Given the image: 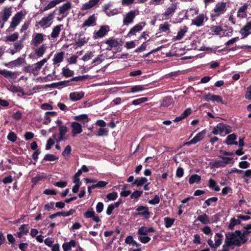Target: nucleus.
Here are the masks:
<instances>
[{"label":"nucleus","mask_w":251,"mask_h":251,"mask_svg":"<svg viewBox=\"0 0 251 251\" xmlns=\"http://www.w3.org/2000/svg\"><path fill=\"white\" fill-rule=\"evenodd\" d=\"M250 232L242 233L240 230L234 232H228L226 235L225 244L222 251H229V248H234V246H240L247 241L246 234Z\"/></svg>","instance_id":"nucleus-1"},{"label":"nucleus","mask_w":251,"mask_h":251,"mask_svg":"<svg viewBox=\"0 0 251 251\" xmlns=\"http://www.w3.org/2000/svg\"><path fill=\"white\" fill-rule=\"evenodd\" d=\"M226 3L225 2H218L211 11L210 16L212 21L215 20L216 17L225 13L226 10Z\"/></svg>","instance_id":"nucleus-2"},{"label":"nucleus","mask_w":251,"mask_h":251,"mask_svg":"<svg viewBox=\"0 0 251 251\" xmlns=\"http://www.w3.org/2000/svg\"><path fill=\"white\" fill-rule=\"evenodd\" d=\"M25 16L22 11L17 13L11 19L10 25L7 30L12 32L15 30L16 27L19 25L23 17Z\"/></svg>","instance_id":"nucleus-3"},{"label":"nucleus","mask_w":251,"mask_h":251,"mask_svg":"<svg viewBox=\"0 0 251 251\" xmlns=\"http://www.w3.org/2000/svg\"><path fill=\"white\" fill-rule=\"evenodd\" d=\"M231 131L230 127L220 123L216 126L214 127L212 130V133L215 135L219 134H228Z\"/></svg>","instance_id":"nucleus-4"},{"label":"nucleus","mask_w":251,"mask_h":251,"mask_svg":"<svg viewBox=\"0 0 251 251\" xmlns=\"http://www.w3.org/2000/svg\"><path fill=\"white\" fill-rule=\"evenodd\" d=\"M55 11L50 13L48 16L44 17L38 22V24L42 27H49L51 24V21L54 18Z\"/></svg>","instance_id":"nucleus-5"},{"label":"nucleus","mask_w":251,"mask_h":251,"mask_svg":"<svg viewBox=\"0 0 251 251\" xmlns=\"http://www.w3.org/2000/svg\"><path fill=\"white\" fill-rule=\"evenodd\" d=\"M138 14L139 12L137 10H131L128 12L124 16L123 25H128L129 24L132 23L136 15H138Z\"/></svg>","instance_id":"nucleus-6"},{"label":"nucleus","mask_w":251,"mask_h":251,"mask_svg":"<svg viewBox=\"0 0 251 251\" xmlns=\"http://www.w3.org/2000/svg\"><path fill=\"white\" fill-rule=\"evenodd\" d=\"M207 20L208 17L205 14H200L192 20V24L200 27L203 25Z\"/></svg>","instance_id":"nucleus-7"},{"label":"nucleus","mask_w":251,"mask_h":251,"mask_svg":"<svg viewBox=\"0 0 251 251\" xmlns=\"http://www.w3.org/2000/svg\"><path fill=\"white\" fill-rule=\"evenodd\" d=\"M45 35L41 33H36L32 36L31 44L34 47H37L44 41Z\"/></svg>","instance_id":"nucleus-8"},{"label":"nucleus","mask_w":251,"mask_h":251,"mask_svg":"<svg viewBox=\"0 0 251 251\" xmlns=\"http://www.w3.org/2000/svg\"><path fill=\"white\" fill-rule=\"evenodd\" d=\"M12 11L11 7H5L0 13V23L6 22L11 16Z\"/></svg>","instance_id":"nucleus-9"},{"label":"nucleus","mask_w":251,"mask_h":251,"mask_svg":"<svg viewBox=\"0 0 251 251\" xmlns=\"http://www.w3.org/2000/svg\"><path fill=\"white\" fill-rule=\"evenodd\" d=\"M100 0H89L88 2L83 4L80 8L81 10H89L98 5Z\"/></svg>","instance_id":"nucleus-10"},{"label":"nucleus","mask_w":251,"mask_h":251,"mask_svg":"<svg viewBox=\"0 0 251 251\" xmlns=\"http://www.w3.org/2000/svg\"><path fill=\"white\" fill-rule=\"evenodd\" d=\"M109 31V27L108 25L100 26V29L94 34L93 38L97 39L98 38L103 37Z\"/></svg>","instance_id":"nucleus-11"},{"label":"nucleus","mask_w":251,"mask_h":251,"mask_svg":"<svg viewBox=\"0 0 251 251\" xmlns=\"http://www.w3.org/2000/svg\"><path fill=\"white\" fill-rule=\"evenodd\" d=\"M71 127L72 128V133L73 137H75L77 134L81 133L82 131V126L81 124L77 122H72L71 124Z\"/></svg>","instance_id":"nucleus-12"},{"label":"nucleus","mask_w":251,"mask_h":251,"mask_svg":"<svg viewBox=\"0 0 251 251\" xmlns=\"http://www.w3.org/2000/svg\"><path fill=\"white\" fill-rule=\"evenodd\" d=\"M206 132L204 130L199 132L197 135L190 141L185 143L186 145H190L191 144H195L197 142L202 140L205 136Z\"/></svg>","instance_id":"nucleus-13"},{"label":"nucleus","mask_w":251,"mask_h":251,"mask_svg":"<svg viewBox=\"0 0 251 251\" xmlns=\"http://www.w3.org/2000/svg\"><path fill=\"white\" fill-rule=\"evenodd\" d=\"M71 3L70 2H67L59 7V14L62 15V18L67 16V11L71 9Z\"/></svg>","instance_id":"nucleus-14"},{"label":"nucleus","mask_w":251,"mask_h":251,"mask_svg":"<svg viewBox=\"0 0 251 251\" xmlns=\"http://www.w3.org/2000/svg\"><path fill=\"white\" fill-rule=\"evenodd\" d=\"M177 2H174L172 3L168 8H167L163 14V15L166 17L169 16H172L177 9Z\"/></svg>","instance_id":"nucleus-15"},{"label":"nucleus","mask_w":251,"mask_h":251,"mask_svg":"<svg viewBox=\"0 0 251 251\" xmlns=\"http://www.w3.org/2000/svg\"><path fill=\"white\" fill-rule=\"evenodd\" d=\"M97 18L95 14H93L86 19L82 25V27L93 26L96 25Z\"/></svg>","instance_id":"nucleus-16"},{"label":"nucleus","mask_w":251,"mask_h":251,"mask_svg":"<svg viewBox=\"0 0 251 251\" xmlns=\"http://www.w3.org/2000/svg\"><path fill=\"white\" fill-rule=\"evenodd\" d=\"M48 58H44L42 60L34 64L32 66L29 67L31 68V72L38 71L47 62Z\"/></svg>","instance_id":"nucleus-17"},{"label":"nucleus","mask_w":251,"mask_h":251,"mask_svg":"<svg viewBox=\"0 0 251 251\" xmlns=\"http://www.w3.org/2000/svg\"><path fill=\"white\" fill-rule=\"evenodd\" d=\"M204 99L207 101L210 100L223 103L222 97L218 95H214L209 93L204 96Z\"/></svg>","instance_id":"nucleus-18"},{"label":"nucleus","mask_w":251,"mask_h":251,"mask_svg":"<svg viewBox=\"0 0 251 251\" xmlns=\"http://www.w3.org/2000/svg\"><path fill=\"white\" fill-rule=\"evenodd\" d=\"M0 74L11 80H14L17 77V74L16 73L10 71L0 70Z\"/></svg>","instance_id":"nucleus-19"},{"label":"nucleus","mask_w":251,"mask_h":251,"mask_svg":"<svg viewBox=\"0 0 251 251\" xmlns=\"http://www.w3.org/2000/svg\"><path fill=\"white\" fill-rule=\"evenodd\" d=\"M146 25V23L144 22H141L139 24L136 25L131 28L128 32V35H134L137 32L142 30L143 27Z\"/></svg>","instance_id":"nucleus-20"},{"label":"nucleus","mask_w":251,"mask_h":251,"mask_svg":"<svg viewBox=\"0 0 251 251\" xmlns=\"http://www.w3.org/2000/svg\"><path fill=\"white\" fill-rule=\"evenodd\" d=\"M136 210L139 212L138 215H140L145 218H149L150 212L147 207L141 205L137 207Z\"/></svg>","instance_id":"nucleus-21"},{"label":"nucleus","mask_w":251,"mask_h":251,"mask_svg":"<svg viewBox=\"0 0 251 251\" xmlns=\"http://www.w3.org/2000/svg\"><path fill=\"white\" fill-rule=\"evenodd\" d=\"M47 49L46 45L43 44L39 47H37L35 50L34 52L35 54L38 57H42L45 53Z\"/></svg>","instance_id":"nucleus-22"},{"label":"nucleus","mask_w":251,"mask_h":251,"mask_svg":"<svg viewBox=\"0 0 251 251\" xmlns=\"http://www.w3.org/2000/svg\"><path fill=\"white\" fill-rule=\"evenodd\" d=\"M84 95V93L82 91L72 92L70 94V99L73 101H77L82 98Z\"/></svg>","instance_id":"nucleus-23"},{"label":"nucleus","mask_w":251,"mask_h":251,"mask_svg":"<svg viewBox=\"0 0 251 251\" xmlns=\"http://www.w3.org/2000/svg\"><path fill=\"white\" fill-rule=\"evenodd\" d=\"M247 3H244V5L240 7L237 12V16L240 18H244L246 17L247 13L246 11L248 7Z\"/></svg>","instance_id":"nucleus-24"},{"label":"nucleus","mask_w":251,"mask_h":251,"mask_svg":"<svg viewBox=\"0 0 251 251\" xmlns=\"http://www.w3.org/2000/svg\"><path fill=\"white\" fill-rule=\"evenodd\" d=\"M64 54L65 53L63 51H61L56 54L52 59L53 64L54 65H57L61 63L63 60Z\"/></svg>","instance_id":"nucleus-25"},{"label":"nucleus","mask_w":251,"mask_h":251,"mask_svg":"<svg viewBox=\"0 0 251 251\" xmlns=\"http://www.w3.org/2000/svg\"><path fill=\"white\" fill-rule=\"evenodd\" d=\"M240 33L246 37L251 33V23H247L240 30Z\"/></svg>","instance_id":"nucleus-26"},{"label":"nucleus","mask_w":251,"mask_h":251,"mask_svg":"<svg viewBox=\"0 0 251 251\" xmlns=\"http://www.w3.org/2000/svg\"><path fill=\"white\" fill-rule=\"evenodd\" d=\"M191 113V109L190 108H187L179 116L176 117L174 122H178L184 119L186 117H187L188 115H189Z\"/></svg>","instance_id":"nucleus-27"},{"label":"nucleus","mask_w":251,"mask_h":251,"mask_svg":"<svg viewBox=\"0 0 251 251\" xmlns=\"http://www.w3.org/2000/svg\"><path fill=\"white\" fill-rule=\"evenodd\" d=\"M74 119L76 121L80 122L82 124L85 125L87 123L89 119L88 118V115L86 114H82L78 116H75L74 117Z\"/></svg>","instance_id":"nucleus-28"},{"label":"nucleus","mask_w":251,"mask_h":251,"mask_svg":"<svg viewBox=\"0 0 251 251\" xmlns=\"http://www.w3.org/2000/svg\"><path fill=\"white\" fill-rule=\"evenodd\" d=\"M68 128L65 126H60L59 128V137L57 140V142H59L64 140V135L67 133Z\"/></svg>","instance_id":"nucleus-29"},{"label":"nucleus","mask_w":251,"mask_h":251,"mask_svg":"<svg viewBox=\"0 0 251 251\" xmlns=\"http://www.w3.org/2000/svg\"><path fill=\"white\" fill-rule=\"evenodd\" d=\"M236 139V136L234 133H232L229 134L227 136L226 138V143L227 145H237L238 144V142L236 141H234V140Z\"/></svg>","instance_id":"nucleus-30"},{"label":"nucleus","mask_w":251,"mask_h":251,"mask_svg":"<svg viewBox=\"0 0 251 251\" xmlns=\"http://www.w3.org/2000/svg\"><path fill=\"white\" fill-rule=\"evenodd\" d=\"M154 230L153 228H147L145 226H142L138 230V233L141 235H146L149 232H154Z\"/></svg>","instance_id":"nucleus-31"},{"label":"nucleus","mask_w":251,"mask_h":251,"mask_svg":"<svg viewBox=\"0 0 251 251\" xmlns=\"http://www.w3.org/2000/svg\"><path fill=\"white\" fill-rule=\"evenodd\" d=\"M63 27L62 25H60L55 26L53 29L51 33V37L52 38H56L58 36L61 30V28Z\"/></svg>","instance_id":"nucleus-32"},{"label":"nucleus","mask_w":251,"mask_h":251,"mask_svg":"<svg viewBox=\"0 0 251 251\" xmlns=\"http://www.w3.org/2000/svg\"><path fill=\"white\" fill-rule=\"evenodd\" d=\"M75 242L74 240H71L69 242H66L63 244L62 248L64 251H69L71 250L72 247L75 246Z\"/></svg>","instance_id":"nucleus-33"},{"label":"nucleus","mask_w":251,"mask_h":251,"mask_svg":"<svg viewBox=\"0 0 251 251\" xmlns=\"http://www.w3.org/2000/svg\"><path fill=\"white\" fill-rule=\"evenodd\" d=\"M197 220L203 224H207L210 223L209 217L206 214L199 215L197 218Z\"/></svg>","instance_id":"nucleus-34"},{"label":"nucleus","mask_w":251,"mask_h":251,"mask_svg":"<svg viewBox=\"0 0 251 251\" xmlns=\"http://www.w3.org/2000/svg\"><path fill=\"white\" fill-rule=\"evenodd\" d=\"M173 99L171 97H165L161 103L162 106L165 107H169L172 105Z\"/></svg>","instance_id":"nucleus-35"},{"label":"nucleus","mask_w":251,"mask_h":251,"mask_svg":"<svg viewBox=\"0 0 251 251\" xmlns=\"http://www.w3.org/2000/svg\"><path fill=\"white\" fill-rule=\"evenodd\" d=\"M188 27L184 26L183 28L181 29L178 32L177 36L175 37V40H180L184 36L185 33L187 31Z\"/></svg>","instance_id":"nucleus-36"},{"label":"nucleus","mask_w":251,"mask_h":251,"mask_svg":"<svg viewBox=\"0 0 251 251\" xmlns=\"http://www.w3.org/2000/svg\"><path fill=\"white\" fill-rule=\"evenodd\" d=\"M201 177L198 175H193L191 176L189 179V182L192 184L194 183H198L201 180Z\"/></svg>","instance_id":"nucleus-37"},{"label":"nucleus","mask_w":251,"mask_h":251,"mask_svg":"<svg viewBox=\"0 0 251 251\" xmlns=\"http://www.w3.org/2000/svg\"><path fill=\"white\" fill-rule=\"evenodd\" d=\"M209 186L215 191H220V189L214 180L210 178L208 180Z\"/></svg>","instance_id":"nucleus-38"},{"label":"nucleus","mask_w":251,"mask_h":251,"mask_svg":"<svg viewBox=\"0 0 251 251\" xmlns=\"http://www.w3.org/2000/svg\"><path fill=\"white\" fill-rule=\"evenodd\" d=\"M147 181L148 180L146 177H141L139 178L136 179L133 183V184H135L137 186H140L146 183Z\"/></svg>","instance_id":"nucleus-39"},{"label":"nucleus","mask_w":251,"mask_h":251,"mask_svg":"<svg viewBox=\"0 0 251 251\" xmlns=\"http://www.w3.org/2000/svg\"><path fill=\"white\" fill-rule=\"evenodd\" d=\"M105 43L111 48H115L119 46V42L117 40L110 39L106 40Z\"/></svg>","instance_id":"nucleus-40"},{"label":"nucleus","mask_w":251,"mask_h":251,"mask_svg":"<svg viewBox=\"0 0 251 251\" xmlns=\"http://www.w3.org/2000/svg\"><path fill=\"white\" fill-rule=\"evenodd\" d=\"M13 47L16 51H20L24 47L23 40L15 42L13 45Z\"/></svg>","instance_id":"nucleus-41"},{"label":"nucleus","mask_w":251,"mask_h":251,"mask_svg":"<svg viewBox=\"0 0 251 251\" xmlns=\"http://www.w3.org/2000/svg\"><path fill=\"white\" fill-rule=\"evenodd\" d=\"M19 38V34L17 32H15L12 34L7 36L5 37L6 41L14 42L16 41Z\"/></svg>","instance_id":"nucleus-42"},{"label":"nucleus","mask_w":251,"mask_h":251,"mask_svg":"<svg viewBox=\"0 0 251 251\" xmlns=\"http://www.w3.org/2000/svg\"><path fill=\"white\" fill-rule=\"evenodd\" d=\"M62 74L66 77H71L73 75L74 72L68 68H63L62 69Z\"/></svg>","instance_id":"nucleus-43"},{"label":"nucleus","mask_w":251,"mask_h":251,"mask_svg":"<svg viewBox=\"0 0 251 251\" xmlns=\"http://www.w3.org/2000/svg\"><path fill=\"white\" fill-rule=\"evenodd\" d=\"M212 168L224 167V164L222 161L214 160L211 163Z\"/></svg>","instance_id":"nucleus-44"},{"label":"nucleus","mask_w":251,"mask_h":251,"mask_svg":"<svg viewBox=\"0 0 251 251\" xmlns=\"http://www.w3.org/2000/svg\"><path fill=\"white\" fill-rule=\"evenodd\" d=\"M216 237H217V238L215 239V243L218 248L222 243L223 236L220 233H217L215 235Z\"/></svg>","instance_id":"nucleus-45"},{"label":"nucleus","mask_w":251,"mask_h":251,"mask_svg":"<svg viewBox=\"0 0 251 251\" xmlns=\"http://www.w3.org/2000/svg\"><path fill=\"white\" fill-rule=\"evenodd\" d=\"M165 226L167 228L171 227L174 224V219L169 217L164 218Z\"/></svg>","instance_id":"nucleus-46"},{"label":"nucleus","mask_w":251,"mask_h":251,"mask_svg":"<svg viewBox=\"0 0 251 251\" xmlns=\"http://www.w3.org/2000/svg\"><path fill=\"white\" fill-rule=\"evenodd\" d=\"M148 100V99L147 98L144 97L139 98L135 100H133L132 102V104L135 105L140 104L141 103H144Z\"/></svg>","instance_id":"nucleus-47"},{"label":"nucleus","mask_w":251,"mask_h":251,"mask_svg":"<svg viewBox=\"0 0 251 251\" xmlns=\"http://www.w3.org/2000/svg\"><path fill=\"white\" fill-rule=\"evenodd\" d=\"M210 30L212 32H213L218 34L219 32L223 30V28L221 26L212 25L211 27Z\"/></svg>","instance_id":"nucleus-48"},{"label":"nucleus","mask_w":251,"mask_h":251,"mask_svg":"<svg viewBox=\"0 0 251 251\" xmlns=\"http://www.w3.org/2000/svg\"><path fill=\"white\" fill-rule=\"evenodd\" d=\"M240 223L239 220L232 219L230 221V222L228 225V228L230 229H232L234 226L238 224H239Z\"/></svg>","instance_id":"nucleus-49"},{"label":"nucleus","mask_w":251,"mask_h":251,"mask_svg":"<svg viewBox=\"0 0 251 251\" xmlns=\"http://www.w3.org/2000/svg\"><path fill=\"white\" fill-rule=\"evenodd\" d=\"M66 0H53L48 4L50 8L54 7L56 5L65 1Z\"/></svg>","instance_id":"nucleus-50"},{"label":"nucleus","mask_w":251,"mask_h":251,"mask_svg":"<svg viewBox=\"0 0 251 251\" xmlns=\"http://www.w3.org/2000/svg\"><path fill=\"white\" fill-rule=\"evenodd\" d=\"M88 75H84L82 76H78L76 77H74L72 78H71V81H83L89 78Z\"/></svg>","instance_id":"nucleus-51"},{"label":"nucleus","mask_w":251,"mask_h":251,"mask_svg":"<svg viewBox=\"0 0 251 251\" xmlns=\"http://www.w3.org/2000/svg\"><path fill=\"white\" fill-rule=\"evenodd\" d=\"M75 212V210L73 209H71L68 212H57L59 214V216H62L63 217H67L70 216L73 214Z\"/></svg>","instance_id":"nucleus-52"},{"label":"nucleus","mask_w":251,"mask_h":251,"mask_svg":"<svg viewBox=\"0 0 251 251\" xmlns=\"http://www.w3.org/2000/svg\"><path fill=\"white\" fill-rule=\"evenodd\" d=\"M218 200V198L216 197H212L211 198H209L206 200L204 203L207 206H210L212 204V203H215Z\"/></svg>","instance_id":"nucleus-53"},{"label":"nucleus","mask_w":251,"mask_h":251,"mask_svg":"<svg viewBox=\"0 0 251 251\" xmlns=\"http://www.w3.org/2000/svg\"><path fill=\"white\" fill-rule=\"evenodd\" d=\"M170 26V25L168 23H165L164 24L160 25L159 29L163 32H166L169 30Z\"/></svg>","instance_id":"nucleus-54"},{"label":"nucleus","mask_w":251,"mask_h":251,"mask_svg":"<svg viewBox=\"0 0 251 251\" xmlns=\"http://www.w3.org/2000/svg\"><path fill=\"white\" fill-rule=\"evenodd\" d=\"M144 90V88L141 85H136L130 88V92L132 93L142 91Z\"/></svg>","instance_id":"nucleus-55"},{"label":"nucleus","mask_w":251,"mask_h":251,"mask_svg":"<svg viewBox=\"0 0 251 251\" xmlns=\"http://www.w3.org/2000/svg\"><path fill=\"white\" fill-rule=\"evenodd\" d=\"M17 138L16 134L13 132H9L7 136V139L12 142L16 141Z\"/></svg>","instance_id":"nucleus-56"},{"label":"nucleus","mask_w":251,"mask_h":251,"mask_svg":"<svg viewBox=\"0 0 251 251\" xmlns=\"http://www.w3.org/2000/svg\"><path fill=\"white\" fill-rule=\"evenodd\" d=\"M95 214V211L92 209H90L84 214V216L86 218H91L94 217Z\"/></svg>","instance_id":"nucleus-57"},{"label":"nucleus","mask_w":251,"mask_h":251,"mask_svg":"<svg viewBox=\"0 0 251 251\" xmlns=\"http://www.w3.org/2000/svg\"><path fill=\"white\" fill-rule=\"evenodd\" d=\"M57 159V158H56L54 155L50 154H46L44 158V160L50 161H53L56 160Z\"/></svg>","instance_id":"nucleus-58"},{"label":"nucleus","mask_w":251,"mask_h":251,"mask_svg":"<svg viewBox=\"0 0 251 251\" xmlns=\"http://www.w3.org/2000/svg\"><path fill=\"white\" fill-rule=\"evenodd\" d=\"M108 130L104 128H100L99 129L98 135L99 136H107L108 135Z\"/></svg>","instance_id":"nucleus-59"},{"label":"nucleus","mask_w":251,"mask_h":251,"mask_svg":"<svg viewBox=\"0 0 251 251\" xmlns=\"http://www.w3.org/2000/svg\"><path fill=\"white\" fill-rule=\"evenodd\" d=\"M101 55H99L97 56L95 59H94L92 62V66H96L98 64H100L102 62V59H101Z\"/></svg>","instance_id":"nucleus-60"},{"label":"nucleus","mask_w":251,"mask_h":251,"mask_svg":"<svg viewBox=\"0 0 251 251\" xmlns=\"http://www.w3.org/2000/svg\"><path fill=\"white\" fill-rule=\"evenodd\" d=\"M117 197L118 195L116 192L110 193L107 195V198L110 201H114L116 200Z\"/></svg>","instance_id":"nucleus-61"},{"label":"nucleus","mask_w":251,"mask_h":251,"mask_svg":"<svg viewBox=\"0 0 251 251\" xmlns=\"http://www.w3.org/2000/svg\"><path fill=\"white\" fill-rule=\"evenodd\" d=\"M54 144L53 139L52 138H49L47 141V143L46 146V149L49 150L50 149L51 146Z\"/></svg>","instance_id":"nucleus-62"},{"label":"nucleus","mask_w":251,"mask_h":251,"mask_svg":"<svg viewBox=\"0 0 251 251\" xmlns=\"http://www.w3.org/2000/svg\"><path fill=\"white\" fill-rule=\"evenodd\" d=\"M159 197L158 196L156 195L153 199L149 201V203L152 205H155L156 204L159 203Z\"/></svg>","instance_id":"nucleus-63"},{"label":"nucleus","mask_w":251,"mask_h":251,"mask_svg":"<svg viewBox=\"0 0 251 251\" xmlns=\"http://www.w3.org/2000/svg\"><path fill=\"white\" fill-rule=\"evenodd\" d=\"M245 97L247 100H251V85L247 88Z\"/></svg>","instance_id":"nucleus-64"}]
</instances>
